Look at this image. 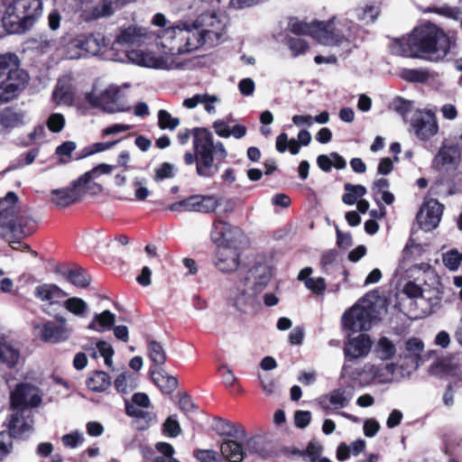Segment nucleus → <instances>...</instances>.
I'll list each match as a JSON object with an SVG mask.
<instances>
[{
	"label": "nucleus",
	"mask_w": 462,
	"mask_h": 462,
	"mask_svg": "<svg viewBox=\"0 0 462 462\" xmlns=\"http://www.w3.org/2000/svg\"><path fill=\"white\" fill-rule=\"evenodd\" d=\"M152 23L158 27H166L162 34L163 45L171 51L190 52L203 45L213 47L223 42L228 19L212 12L202 14L192 26L185 23L171 25L164 14L158 13Z\"/></svg>",
	"instance_id": "1"
},
{
	"label": "nucleus",
	"mask_w": 462,
	"mask_h": 462,
	"mask_svg": "<svg viewBox=\"0 0 462 462\" xmlns=\"http://www.w3.org/2000/svg\"><path fill=\"white\" fill-rule=\"evenodd\" d=\"M449 49V38L432 23L417 27L408 36L395 39L391 44L394 55L432 60L443 59Z\"/></svg>",
	"instance_id": "2"
},
{
	"label": "nucleus",
	"mask_w": 462,
	"mask_h": 462,
	"mask_svg": "<svg viewBox=\"0 0 462 462\" xmlns=\"http://www.w3.org/2000/svg\"><path fill=\"white\" fill-rule=\"evenodd\" d=\"M290 31L297 35H310L318 42L327 46H342L346 51L351 50V43L356 40L359 27L346 19L336 23L313 22L310 23L291 19Z\"/></svg>",
	"instance_id": "3"
},
{
	"label": "nucleus",
	"mask_w": 462,
	"mask_h": 462,
	"mask_svg": "<svg viewBox=\"0 0 462 462\" xmlns=\"http://www.w3.org/2000/svg\"><path fill=\"white\" fill-rule=\"evenodd\" d=\"M271 277L272 272L267 265L252 267L230 289L229 302L241 312L254 310L260 304L259 295L266 288Z\"/></svg>",
	"instance_id": "4"
},
{
	"label": "nucleus",
	"mask_w": 462,
	"mask_h": 462,
	"mask_svg": "<svg viewBox=\"0 0 462 462\" xmlns=\"http://www.w3.org/2000/svg\"><path fill=\"white\" fill-rule=\"evenodd\" d=\"M193 147L195 154L186 152L184 162L191 165L196 162L197 174L202 178H211L218 171V165H214V160L223 161L227 152L221 142L215 143L212 134L202 128L194 129Z\"/></svg>",
	"instance_id": "5"
},
{
	"label": "nucleus",
	"mask_w": 462,
	"mask_h": 462,
	"mask_svg": "<svg viewBox=\"0 0 462 462\" xmlns=\"http://www.w3.org/2000/svg\"><path fill=\"white\" fill-rule=\"evenodd\" d=\"M42 14V0H15L3 17V24L9 33H22L32 28Z\"/></svg>",
	"instance_id": "6"
},
{
	"label": "nucleus",
	"mask_w": 462,
	"mask_h": 462,
	"mask_svg": "<svg viewBox=\"0 0 462 462\" xmlns=\"http://www.w3.org/2000/svg\"><path fill=\"white\" fill-rule=\"evenodd\" d=\"M165 29L166 27H162ZM164 30L158 33L157 46L160 47L163 52L162 56H156L151 51H144L142 50H132L127 51L128 60L138 66L158 69H181L184 62L177 56L182 52L171 51L170 48L163 45L162 34Z\"/></svg>",
	"instance_id": "7"
},
{
	"label": "nucleus",
	"mask_w": 462,
	"mask_h": 462,
	"mask_svg": "<svg viewBox=\"0 0 462 462\" xmlns=\"http://www.w3.org/2000/svg\"><path fill=\"white\" fill-rule=\"evenodd\" d=\"M396 365L393 363L374 365L365 364L363 367H356L352 364H344L341 375L365 387L374 383H388L395 378Z\"/></svg>",
	"instance_id": "8"
},
{
	"label": "nucleus",
	"mask_w": 462,
	"mask_h": 462,
	"mask_svg": "<svg viewBox=\"0 0 462 462\" xmlns=\"http://www.w3.org/2000/svg\"><path fill=\"white\" fill-rule=\"evenodd\" d=\"M379 316L377 304L364 299L344 313L343 324L345 328L352 333L367 331Z\"/></svg>",
	"instance_id": "9"
},
{
	"label": "nucleus",
	"mask_w": 462,
	"mask_h": 462,
	"mask_svg": "<svg viewBox=\"0 0 462 462\" xmlns=\"http://www.w3.org/2000/svg\"><path fill=\"white\" fill-rule=\"evenodd\" d=\"M86 99L92 106L110 114L131 110L122 88L116 85H109L100 92L94 89L86 95Z\"/></svg>",
	"instance_id": "10"
},
{
	"label": "nucleus",
	"mask_w": 462,
	"mask_h": 462,
	"mask_svg": "<svg viewBox=\"0 0 462 462\" xmlns=\"http://www.w3.org/2000/svg\"><path fill=\"white\" fill-rule=\"evenodd\" d=\"M228 430L223 431L222 434L231 438L222 442L220 450L222 456L229 462H241L246 456V451L243 447L245 439V430L240 426L226 423Z\"/></svg>",
	"instance_id": "11"
},
{
	"label": "nucleus",
	"mask_w": 462,
	"mask_h": 462,
	"mask_svg": "<svg viewBox=\"0 0 462 462\" xmlns=\"http://www.w3.org/2000/svg\"><path fill=\"white\" fill-rule=\"evenodd\" d=\"M5 423L9 430L8 433L14 439H26L34 430L33 415L30 409H14Z\"/></svg>",
	"instance_id": "12"
},
{
	"label": "nucleus",
	"mask_w": 462,
	"mask_h": 462,
	"mask_svg": "<svg viewBox=\"0 0 462 462\" xmlns=\"http://www.w3.org/2000/svg\"><path fill=\"white\" fill-rule=\"evenodd\" d=\"M415 135L421 141H428L439 132L435 114L430 110H416L411 119Z\"/></svg>",
	"instance_id": "13"
},
{
	"label": "nucleus",
	"mask_w": 462,
	"mask_h": 462,
	"mask_svg": "<svg viewBox=\"0 0 462 462\" xmlns=\"http://www.w3.org/2000/svg\"><path fill=\"white\" fill-rule=\"evenodd\" d=\"M210 236L211 240L217 245V248L221 246L237 247L243 234L240 228L222 220H216L213 224Z\"/></svg>",
	"instance_id": "14"
},
{
	"label": "nucleus",
	"mask_w": 462,
	"mask_h": 462,
	"mask_svg": "<svg viewBox=\"0 0 462 462\" xmlns=\"http://www.w3.org/2000/svg\"><path fill=\"white\" fill-rule=\"evenodd\" d=\"M152 38V33L144 27L138 25L121 27L111 49H114L116 45L122 47L140 46L146 43Z\"/></svg>",
	"instance_id": "15"
},
{
	"label": "nucleus",
	"mask_w": 462,
	"mask_h": 462,
	"mask_svg": "<svg viewBox=\"0 0 462 462\" xmlns=\"http://www.w3.org/2000/svg\"><path fill=\"white\" fill-rule=\"evenodd\" d=\"M42 402V396L37 387L29 383H20L11 393V404L15 410L37 407Z\"/></svg>",
	"instance_id": "16"
},
{
	"label": "nucleus",
	"mask_w": 462,
	"mask_h": 462,
	"mask_svg": "<svg viewBox=\"0 0 462 462\" xmlns=\"http://www.w3.org/2000/svg\"><path fill=\"white\" fill-rule=\"evenodd\" d=\"M88 178V174H83L70 187L53 189L51 197L52 203L59 208H66L77 201L87 189L82 181Z\"/></svg>",
	"instance_id": "17"
},
{
	"label": "nucleus",
	"mask_w": 462,
	"mask_h": 462,
	"mask_svg": "<svg viewBox=\"0 0 462 462\" xmlns=\"http://www.w3.org/2000/svg\"><path fill=\"white\" fill-rule=\"evenodd\" d=\"M443 206L435 199H426L417 214V221L425 231L436 228L442 217Z\"/></svg>",
	"instance_id": "18"
},
{
	"label": "nucleus",
	"mask_w": 462,
	"mask_h": 462,
	"mask_svg": "<svg viewBox=\"0 0 462 462\" xmlns=\"http://www.w3.org/2000/svg\"><path fill=\"white\" fill-rule=\"evenodd\" d=\"M240 256L238 247L221 246L215 252L213 264L220 273H234L240 266Z\"/></svg>",
	"instance_id": "19"
},
{
	"label": "nucleus",
	"mask_w": 462,
	"mask_h": 462,
	"mask_svg": "<svg viewBox=\"0 0 462 462\" xmlns=\"http://www.w3.org/2000/svg\"><path fill=\"white\" fill-rule=\"evenodd\" d=\"M29 82V75L26 71H18L12 77H7L0 82V101L8 103L16 98L19 94L25 88Z\"/></svg>",
	"instance_id": "20"
},
{
	"label": "nucleus",
	"mask_w": 462,
	"mask_h": 462,
	"mask_svg": "<svg viewBox=\"0 0 462 462\" xmlns=\"http://www.w3.org/2000/svg\"><path fill=\"white\" fill-rule=\"evenodd\" d=\"M373 342L366 334H360L357 337L349 338L346 343L343 352L345 356V363L365 357L371 351Z\"/></svg>",
	"instance_id": "21"
},
{
	"label": "nucleus",
	"mask_w": 462,
	"mask_h": 462,
	"mask_svg": "<svg viewBox=\"0 0 462 462\" xmlns=\"http://www.w3.org/2000/svg\"><path fill=\"white\" fill-rule=\"evenodd\" d=\"M34 328L38 331L40 338L47 343L65 341L71 334V329L69 327L58 326L53 321L37 324Z\"/></svg>",
	"instance_id": "22"
},
{
	"label": "nucleus",
	"mask_w": 462,
	"mask_h": 462,
	"mask_svg": "<svg viewBox=\"0 0 462 462\" xmlns=\"http://www.w3.org/2000/svg\"><path fill=\"white\" fill-rule=\"evenodd\" d=\"M21 359L20 348L14 341L0 337V369H14Z\"/></svg>",
	"instance_id": "23"
},
{
	"label": "nucleus",
	"mask_w": 462,
	"mask_h": 462,
	"mask_svg": "<svg viewBox=\"0 0 462 462\" xmlns=\"http://www.w3.org/2000/svg\"><path fill=\"white\" fill-rule=\"evenodd\" d=\"M52 100L59 106H70L74 102L72 77L69 74L61 76L52 91Z\"/></svg>",
	"instance_id": "24"
},
{
	"label": "nucleus",
	"mask_w": 462,
	"mask_h": 462,
	"mask_svg": "<svg viewBox=\"0 0 462 462\" xmlns=\"http://www.w3.org/2000/svg\"><path fill=\"white\" fill-rule=\"evenodd\" d=\"M34 296L45 306L60 305L68 294L55 284L44 283L34 290Z\"/></svg>",
	"instance_id": "25"
},
{
	"label": "nucleus",
	"mask_w": 462,
	"mask_h": 462,
	"mask_svg": "<svg viewBox=\"0 0 462 462\" xmlns=\"http://www.w3.org/2000/svg\"><path fill=\"white\" fill-rule=\"evenodd\" d=\"M187 212L208 214L219 206L217 198L214 195H192L186 199Z\"/></svg>",
	"instance_id": "26"
},
{
	"label": "nucleus",
	"mask_w": 462,
	"mask_h": 462,
	"mask_svg": "<svg viewBox=\"0 0 462 462\" xmlns=\"http://www.w3.org/2000/svg\"><path fill=\"white\" fill-rule=\"evenodd\" d=\"M459 161V150L455 145L440 148L433 160V166L438 171H450L457 167Z\"/></svg>",
	"instance_id": "27"
},
{
	"label": "nucleus",
	"mask_w": 462,
	"mask_h": 462,
	"mask_svg": "<svg viewBox=\"0 0 462 462\" xmlns=\"http://www.w3.org/2000/svg\"><path fill=\"white\" fill-rule=\"evenodd\" d=\"M85 56L105 55L109 45L102 33L81 34Z\"/></svg>",
	"instance_id": "28"
},
{
	"label": "nucleus",
	"mask_w": 462,
	"mask_h": 462,
	"mask_svg": "<svg viewBox=\"0 0 462 462\" xmlns=\"http://www.w3.org/2000/svg\"><path fill=\"white\" fill-rule=\"evenodd\" d=\"M153 382L165 394H171L178 387L176 377L170 375L162 367L151 372Z\"/></svg>",
	"instance_id": "29"
},
{
	"label": "nucleus",
	"mask_w": 462,
	"mask_h": 462,
	"mask_svg": "<svg viewBox=\"0 0 462 462\" xmlns=\"http://www.w3.org/2000/svg\"><path fill=\"white\" fill-rule=\"evenodd\" d=\"M116 321V315L110 310H104L101 313H95L92 320L88 326V329L96 332H104L110 330Z\"/></svg>",
	"instance_id": "30"
},
{
	"label": "nucleus",
	"mask_w": 462,
	"mask_h": 462,
	"mask_svg": "<svg viewBox=\"0 0 462 462\" xmlns=\"http://www.w3.org/2000/svg\"><path fill=\"white\" fill-rule=\"evenodd\" d=\"M18 71H24L20 68V60L14 53L6 52L0 54V79L14 76Z\"/></svg>",
	"instance_id": "31"
},
{
	"label": "nucleus",
	"mask_w": 462,
	"mask_h": 462,
	"mask_svg": "<svg viewBox=\"0 0 462 462\" xmlns=\"http://www.w3.org/2000/svg\"><path fill=\"white\" fill-rule=\"evenodd\" d=\"M86 384L92 392L101 393L110 387L111 379L109 375L103 371H93L89 373Z\"/></svg>",
	"instance_id": "32"
},
{
	"label": "nucleus",
	"mask_w": 462,
	"mask_h": 462,
	"mask_svg": "<svg viewBox=\"0 0 462 462\" xmlns=\"http://www.w3.org/2000/svg\"><path fill=\"white\" fill-rule=\"evenodd\" d=\"M34 230L35 221L31 217L16 215V219L12 221V236L15 238L28 236Z\"/></svg>",
	"instance_id": "33"
},
{
	"label": "nucleus",
	"mask_w": 462,
	"mask_h": 462,
	"mask_svg": "<svg viewBox=\"0 0 462 462\" xmlns=\"http://www.w3.org/2000/svg\"><path fill=\"white\" fill-rule=\"evenodd\" d=\"M132 0H97L92 6V17L95 19L110 16L116 6L125 5Z\"/></svg>",
	"instance_id": "34"
},
{
	"label": "nucleus",
	"mask_w": 462,
	"mask_h": 462,
	"mask_svg": "<svg viewBox=\"0 0 462 462\" xmlns=\"http://www.w3.org/2000/svg\"><path fill=\"white\" fill-rule=\"evenodd\" d=\"M114 385L118 393L126 394L137 388L138 383L134 374L123 372L115 379Z\"/></svg>",
	"instance_id": "35"
},
{
	"label": "nucleus",
	"mask_w": 462,
	"mask_h": 462,
	"mask_svg": "<svg viewBox=\"0 0 462 462\" xmlns=\"http://www.w3.org/2000/svg\"><path fill=\"white\" fill-rule=\"evenodd\" d=\"M16 219V210L13 208L0 209V238L12 236V221Z\"/></svg>",
	"instance_id": "36"
},
{
	"label": "nucleus",
	"mask_w": 462,
	"mask_h": 462,
	"mask_svg": "<svg viewBox=\"0 0 462 462\" xmlns=\"http://www.w3.org/2000/svg\"><path fill=\"white\" fill-rule=\"evenodd\" d=\"M352 396L353 393L351 391L346 388H338L329 393L326 398L328 400L332 408L341 409L348 405Z\"/></svg>",
	"instance_id": "37"
},
{
	"label": "nucleus",
	"mask_w": 462,
	"mask_h": 462,
	"mask_svg": "<svg viewBox=\"0 0 462 462\" xmlns=\"http://www.w3.org/2000/svg\"><path fill=\"white\" fill-rule=\"evenodd\" d=\"M62 305L69 312L72 313L77 317L85 318L88 315V305L81 298H65L62 301Z\"/></svg>",
	"instance_id": "38"
},
{
	"label": "nucleus",
	"mask_w": 462,
	"mask_h": 462,
	"mask_svg": "<svg viewBox=\"0 0 462 462\" xmlns=\"http://www.w3.org/2000/svg\"><path fill=\"white\" fill-rule=\"evenodd\" d=\"M424 344L420 338L412 337L405 343V353L403 354L405 358H411L415 364V368L418 367V361L420 357V354L423 351Z\"/></svg>",
	"instance_id": "39"
},
{
	"label": "nucleus",
	"mask_w": 462,
	"mask_h": 462,
	"mask_svg": "<svg viewBox=\"0 0 462 462\" xmlns=\"http://www.w3.org/2000/svg\"><path fill=\"white\" fill-rule=\"evenodd\" d=\"M148 356L155 366L162 367L165 364L167 356L166 352L160 342L150 341L147 346Z\"/></svg>",
	"instance_id": "40"
},
{
	"label": "nucleus",
	"mask_w": 462,
	"mask_h": 462,
	"mask_svg": "<svg viewBox=\"0 0 462 462\" xmlns=\"http://www.w3.org/2000/svg\"><path fill=\"white\" fill-rule=\"evenodd\" d=\"M344 189L346 193L342 197V201L346 205H354L358 201V199L366 194V188L359 184L346 183Z\"/></svg>",
	"instance_id": "41"
},
{
	"label": "nucleus",
	"mask_w": 462,
	"mask_h": 462,
	"mask_svg": "<svg viewBox=\"0 0 462 462\" xmlns=\"http://www.w3.org/2000/svg\"><path fill=\"white\" fill-rule=\"evenodd\" d=\"M98 355L104 358V363L106 366H113L114 349L109 343L106 341H98L97 343L96 348L91 349L89 356L97 358Z\"/></svg>",
	"instance_id": "42"
},
{
	"label": "nucleus",
	"mask_w": 462,
	"mask_h": 462,
	"mask_svg": "<svg viewBox=\"0 0 462 462\" xmlns=\"http://www.w3.org/2000/svg\"><path fill=\"white\" fill-rule=\"evenodd\" d=\"M300 144L297 142L296 139L288 138V134L285 133L280 134L276 138V149L279 152L283 153L290 150V152L293 155H296L300 152Z\"/></svg>",
	"instance_id": "43"
},
{
	"label": "nucleus",
	"mask_w": 462,
	"mask_h": 462,
	"mask_svg": "<svg viewBox=\"0 0 462 462\" xmlns=\"http://www.w3.org/2000/svg\"><path fill=\"white\" fill-rule=\"evenodd\" d=\"M356 14L359 21L365 24L374 23L380 14V8L376 5H366L356 9Z\"/></svg>",
	"instance_id": "44"
},
{
	"label": "nucleus",
	"mask_w": 462,
	"mask_h": 462,
	"mask_svg": "<svg viewBox=\"0 0 462 462\" xmlns=\"http://www.w3.org/2000/svg\"><path fill=\"white\" fill-rule=\"evenodd\" d=\"M65 57L69 60H76L85 57L81 34L71 39L67 43L65 47Z\"/></svg>",
	"instance_id": "45"
},
{
	"label": "nucleus",
	"mask_w": 462,
	"mask_h": 462,
	"mask_svg": "<svg viewBox=\"0 0 462 462\" xmlns=\"http://www.w3.org/2000/svg\"><path fill=\"white\" fill-rule=\"evenodd\" d=\"M158 126L162 130L174 131L180 124L178 117H174L165 109H160L157 114Z\"/></svg>",
	"instance_id": "46"
},
{
	"label": "nucleus",
	"mask_w": 462,
	"mask_h": 462,
	"mask_svg": "<svg viewBox=\"0 0 462 462\" xmlns=\"http://www.w3.org/2000/svg\"><path fill=\"white\" fill-rule=\"evenodd\" d=\"M400 76L404 80L415 83H424L430 79L428 71L421 69H403Z\"/></svg>",
	"instance_id": "47"
},
{
	"label": "nucleus",
	"mask_w": 462,
	"mask_h": 462,
	"mask_svg": "<svg viewBox=\"0 0 462 462\" xmlns=\"http://www.w3.org/2000/svg\"><path fill=\"white\" fill-rule=\"evenodd\" d=\"M442 261L446 268L455 272L462 263V254L457 249H450L442 254Z\"/></svg>",
	"instance_id": "48"
},
{
	"label": "nucleus",
	"mask_w": 462,
	"mask_h": 462,
	"mask_svg": "<svg viewBox=\"0 0 462 462\" xmlns=\"http://www.w3.org/2000/svg\"><path fill=\"white\" fill-rule=\"evenodd\" d=\"M66 276L77 287L85 288L90 284V276L81 268L68 271Z\"/></svg>",
	"instance_id": "49"
},
{
	"label": "nucleus",
	"mask_w": 462,
	"mask_h": 462,
	"mask_svg": "<svg viewBox=\"0 0 462 462\" xmlns=\"http://www.w3.org/2000/svg\"><path fill=\"white\" fill-rule=\"evenodd\" d=\"M376 355L382 360H388L392 358L395 352V346L387 337H382L375 348Z\"/></svg>",
	"instance_id": "50"
},
{
	"label": "nucleus",
	"mask_w": 462,
	"mask_h": 462,
	"mask_svg": "<svg viewBox=\"0 0 462 462\" xmlns=\"http://www.w3.org/2000/svg\"><path fill=\"white\" fill-rule=\"evenodd\" d=\"M19 122V115L11 108L7 107L0 111V124H2L5 130L16 126Z\"/></svg>",
	"instance_id": "51"
},
{
	"label": "nucleus",
	"mask_w": 462,
	"mask_h": 462,
	"mask_svg": "<svg viewBox=\"0 0 462 462\" xmlns=\"http://www.w3.org/2000/svg\"><path fill=\"white\" fill-rule=\"evenodd\" d=\"M287 45L293 57L305 54L309 49L308 42L305 40L298 37H289L287 40Z\"/></svg>",
	"instance_id": "52"
},
{
	"label": "nucleus",
	"mask_w": 462,
	"mask_h": 462,
	"mask_svg": "<svg viewBox=\"0 0 462 462\" xmlns=\"http://www.w3.org/2000/svg\"><path fill=\"white\" fill-rule=\"evenodd\" d=\"M245 443L246 448H245L246 453L249 454H257L260 456L264 455V448H263V440L260 437H252L249 439H246L244 440Z\"/></svg>",
	"instance_id": "53"
},
{
	"label": "nucleus",
	"mask_w": 462,
	"mask_h": 462,
	"mask_svg": "<svg viewBox=\"0 0 462 462\" xmlns=\"http://www.w3.org/2000/svg\"><path fill=\"white\" fill-rule=\"evenodd\" d=\"M133 187L137 200H144L150 195V191L147 188V180L144 178H135L133 180Z\"/></svg>",
	"instance_id": "54"
},
{
	"label": "nucleus",
	"mask_w": 462,
	"mask_h": 462,
	"mask_svg": "<svg viewBox=\"0 0 462 462\" xmlns=\"http://www.w3.org/2000/svg\"><path fill=\"white\" fill-rule=\"evenodd\" d=\"M65 117L60 113H53L50 115L47 120V127L52 133H60L65 126Z\"/></svg>",
	"instance_id": "55"
},
{
	"label": "nucleus",
	"mask_w": 462,
	"mask_h": 462,
	"mask_svg": "<svg viewBox=\"0 0 462 462\" xmlns=\"http://www.w3.org/2000/svg\"><path fill=\"white\" fill-rule=\"evenodd\" d=\"M193 455L200 462H222L221 456L213 449H196Z\"/></svg>",
	"instance_id": "56"
},
{
	"label": "nucleus",
	"mask_w": 462,
	"mask_h": 462,
	"mask_svg": "<svg viewBox=\"0 0 462 462\" xmlns=\"http://www.w3.org/2000/svg\"><path fill=\"white\" fill-rule=\"evenodd\" d=\"M13 438L7 431H0V461L12 452Z\"/></svg>",
	"instance_id": "57"
},
{
	"label": "nucleus",
	"mask_w": 462,
	"mask_h": 462,
	"mask_svg": "<svg viewBox=\"0 0 462 462\" xmlns=\"http://www.w3.org/2000/svg\"><path fill=\"white\" fill-rule=\"evenodd\" d=\"M61 441L66 448H76L79 445L83 443L84 436L82 432L76 430L62 436Z\"/></svg>",
	"instance_id": "58"
},
{
	"label": "nucleus",
	"mask_w": 462,
	"mask_h": 462,
	"mask_svg": "<svg viewBox=\"0 0 462 462\" xmlns=\"http://www.w3.org/2000/svg\"><path fill=\"white\" fill-rule=\"evenodd\" d=\"M174 175V165L163 162L155 170L154 180L162 181L165 179H171Z\"/></svg>",
	"instance_id": "59"
},
{
	"label": "nucleus",
	"mask_w": 462,
	"mask_h": 462,
	"mask_svg": "<svg viewBox=\"0 0 462 462\" xmlns=\"http://www.w3.org/2000/svg\"><path fill=\"white\" fill-rule=\"evenodd\" d=\"M114 166L102 163L93 168L91 171L86 172L85 174H88V178L85 179L82 183L87 188L88 184L91 181V180L95 177H97L102 174H109L112 172Z\"/></svg>",
	"instance_id": "60"
},
{
	"label": "nucleus",
	"mask_w": 462,
	"mask_h": 462,
	"mask_svg": "<svg viewBox=\"0 0 462 462\" xmlns=\"http://www.w3.org/2000/svg\"><path fill=\"white\" fill-rule=\"evenodd\" d=\"M163 431L170 437H177L180 432V426L176 416H170L163 424Z\"/></svg>",
	"instance_id": "61"
},
{
	"label": "nucleus",
	"mask_w": 462,
	"mask_h": 462,
	"mask_svg": "<svg viewBox=\"0 0 462 462\" xmlns=\"http://www.w3.org/2000/svg\"><path fill=\"white\" fill-rule=\"evenodd\" d=\"M125 413L134 418L135 420L139 418H150V412L144 411L142 410L143 407L135 406L134 403H130L128 400H125Z\"/></svg>",
	"instance_id": "62"
},
{
	"label": "nucleus",
	"mask_w": 462,
	"mask_h": 462,
	"mask_svg": "<svg viewBox=\"0 0 462 462\" xmlns=\"http://www.w3.org/2000/svg\"><path fill=\"white\" fill-rule=\"evenodd\" d=\"M305 286L316 294H322L326 289V282L321 277L308 278L305 281Z\"/></svg>",
	"instance_id": "63"
},
{
	"label": "nucleus",
	"mask_w": 462,
	"mask_h": 462,
	"mask_svg": "<svg viewBox=\"0 0 462 462\" xmlns=\"http://www.w3.org/2000/svg\"><path fill=\"white\" fill-rule=\"evenodd\" d=\"M218 372L221 374L222 382L226 386L230 387L236 383V377L228 366L222 365L219 366Z\"/></svg>",
	"instance_id": "64"
}]
</instances>
